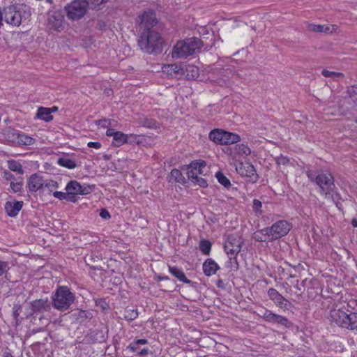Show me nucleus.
I'll return each instance as SVG.
<instances>
[{
    "instance_id": "6e6552de",
    "label": "nucleus",
    "mask_w": 357,
    "mask_h": 357,
    "mask_svg": "<svg viewBox=\"0 0 357 357\" xmlns=\"http://www.w3.org/2000/svg\"><path fill=\"white\" fill-rule=\"evenodd\" d=\"M268 227L271 238L274 241L287 235L291 230L292 226L288 221L280 220Z\"/></svg>"
},
{
    "instance_id": "72a5a7b5",
    "label": "nucleus",
    "mask_w": 357,
    "mask_h": 357,
    "mask_svg": "<svg viewBox=\"0 0 357 357\" xmlns=\"http://www.w3.org/2000/svg\"><path fill=\"white\" fill-rule=\"evenodd\" d=\"M321 74L325 77H331L333 80H338L344 77V75L342 73L331 71L328 70H323Z\"/></svg>"
},
{
    "instance_id": "f8f14e48",
    "label": "nucleus",
    "mask_w": 357,
    "mask_h": 357,
    "mask_svg": "<svg viewBox=\"0 0 357 357\" xmlns=\"http://www.w3.org/2000/svg\"><path fill=\"white\" fill-rule=\"evenodd\" d=\"M269 298L275 304L276 306L285 310L289 309L290 303L284 296H282L275 289L271 288L268 291Z\"/></svg>"
},
{
    "instance_id": "5701e85b",
    "label": "nucleus",
    "mask_w": 357,
    "mask_h": 357,
    "mask_svg": "<svg viewBox=\"0 0 357 357\" xmlns=\"http://www.w3.org/2000/svg\"><path fill=\"white\" fill-rule=\"evenodd\" d=\"M241 137L238 135L231 132L225 131L223 134L222 145H229L240 142Z\"/></svg>"
},
{
    "instance_id": "680f3d73",
    "label": "nucleus",
    "mask_w": 357,
    "mask_h": 357,
    "mask_svg": "<svg viewBox=\"0 0 357 357\" xmlns=\"http://www.w3.org/2000/svg\"><path fill=\"white\" fill-rule=\"evenodd\" d=\"M222 283H223L222 280H218L217 286H218V287H222Z\"/></svg>"
},
{
    "instance_id": "052dcab7",
    "label": "nucleus",
    "mask_w": 357,
    "mask_h": 357,
    "mask_svg": "<svg viewBox=\"0 0 357 357\" xmlns=\"http://www.w3.org/2000/svg\"><path fill=\"white\" fill-rule=\"evenodd\" d=\"M206 167H200L199 169L197 168L196 170L197 172H199V175L204 174V169H205Z\"/></svg>"
},
{
    "instance_id": "1a4fd4ad",
    "label": "nucleus",
    "mask_w": 357,
    "mask_h": 357,
    "mask_svg": "<svg viewBox=\"0 0 357 357\" xmlns=\"http://www.w3.org/2000/svg\"><path fill=\"white\" fill-rule=\"evenodd\" d=\"M242 243L241 238L229 235L225 243V251L227 255H237L241 250Z\"/></svg>"
},
{
    "instance_id": "423d86ee",
    "label": "nucleus",
    "mask_w": 357,
    "mask_h": 357,
    "mask_svg": "<svg viewBox=\"0 0 357 357\" xmlns=\"http://www.w3.org/2000/svg\"><path fill=\"white\" fill-rule=\"evenodd\" d=\"M89 0H74L65 6L67 17L77 20L84 17L87 11Z\"/></svg>"
},
{
    "instance_id": "4c0bfd02",
    "label": "nucleus",
    "mask_w": 357,
    "mask_h": 357,
    "mask_svg": "<svg viewBox=\"0 0 357 357\" xmlns=\"http://www.w3.org/2000/svg\"><path fill=\"white\" fill-rule=\"evenodd\" d=\"M138 317L137 309L126 308L125 310L124 318L129 321H133Z\"/></svg>"
},
{
    "instance_id": "f3484780",
    "label": "nucleus",
    "mask_w": 357,
    "mask_h": 357,
    "mask_svg": "<svg viewBox=\"0 0 357 357\" xmlns=\"http://www.w3.org/2000/svg\"><path fill=\"white\" fill-rule=\"evenodd\" d=\"M13 142H16L17 144L24 146L33 145L35 143V139L25 135L24 133L16 132L13 134Z\"/></svg>"
},
{
    "instance_id": "aec40b11",
    "label": "nucleus",
    "mask_w": 357,
    "mask_h": 357,
    "mask_svg": "<svg viewBox=\"0 0 357 357\" xmlns=\"http://www.w3.org/2000/svg\"><path fill=\"white\" fill-rule=\"evenodd\" d=\"M237 172L242 176L252 177L256 174L254 166L250 163H241L236 167Z\"/></svg>"
},
{
    "instance_id": "ddd939ff",
    "label": "nucleus",
    "mask_w": 357,
    "mask_h": 357,
    "mask_svg": "<svg viewBox=\"0 0 357 357\" xmlns=\"http://www.w3.org/2000/svg\"><path fill=\"white\" fill-rule=\"evenodd\" d=\"M27 185L29 191L37 192L43 188L44 180L39 174H33L28 179Z\"/></svg>"
},
{
    "instance_id": "79ce46f5",
    "label": "nucleus",
    "mask_w": 357,
    "mask_h": 357,
    "mask_svg": "<svg viewBox=\"0 0 357 357\" xmlns=\"http://www.w3.org/2000/svg\"><path fill=\"white\" fill-rule=\"evenodd\" d=\"M53 195L54 197L59 199V200H67L69 202H71L73 200L71 198L69 197V195H68V192H63L59 191H54L53 192Z\"/></svg>"
},
{
    "instance_id": "0e129e2a",
    "label": "nucleus",
    "mask_w": 357,
    "mask_h": 357,
    "mask_svg": "<svg viewBox=\"0 0 357 357\" xmlns=\"http://www.w3.org/2000/svg\"><path fill=\"white\" fill-rule=\"evenodd\" d=\"M354 190L357 193V188H356V189Z\"/></svg>"
},
{
    "instance_id": "603ef678",
    "label": "nucleus",
    "mask_w": 357,
    "mask_h": 357,
    "mask_svg": "<svg viewBox=\"0 0 357 357\" xmlns=\"http://www.w3.org/2000/svg\"><path fill=\"white\" fill-rule=\"evenodd\" d=\"M97 125L100 127L107 128L110 125V121L106 119H100L97 121Z\"/></svg>"
},
{
    "instance_id": "de8ad7c7",
    "label": "nucleus",
    "mask_w": 357,
    "mask_h": 357,
    "mask_svg": "<svg viewBox=\"0 0 357 357\" xmlns=\"http://www.w3.org/2000/svg\"><path fill=\"white\" fill-rule=\"evenodd\" d=\"M192 182L202 188L207 186L206 181L200 176H198Z\"/></svg>"
},
{
    "instance_id": "c9c22d12",
    "label": "nucleus",
    "mask_w": 357,
    "mask_h": 357,
    "mask_svg": "<svg viewBox=\"0 0 357 357\" xmlns=\"http://www.w3.org/2000/svg\"><path fill=\"white\" fill-rule=\"evenodd\" d=\"M307 28L310 31L318 33H327L330 31V28L328 26L320 24H310L307 26Z\"/></svg>"
},
{
    "instance_id": "9b49d317",
    "label": "nucleus",
    "mask_w": 357,
    "mask_h": 357,
    "mask_svg": "<svg viewBox=\"0 0 357 357\" xmlns=\"http://www.w3.org/2000/svg\"><path fill=\"white\" fill-rule=\"evenodd\" d=\"M137 22L139 23L141 28H144V30H146L147 29H152L153 26L156 24V17L155 13L150 10L144 11L138 17Z\"/></svg>"
},
{
    "instance_id": "4468645a",
    "label": "nucleus",
    "mask_w": 357,
    "mask_h": 357,
    "mask_svg": "<svg viewBox=\"0 0 357 357\" xmlns=\"http://www.w3.org/2000/svg\"><path fill=\"white\" fill-rule=\"evenodd\" d=\"M206 162L202 160H197L192 161L188 169V177L189 179H191L192 181H194L195 178H197L199 175V172H197V169L199 168L200 167H206Z\"/></svg>"
},
{
    "instance_id": "e2e57ef3",
    "label": "nucleus",
    "mask_w": 357,
    "mask_h": 357,
    "mask_svg": "<svg viewBox=\"0 0 357 357\" xmlns=\"http://www.w3.org/2000/svg\"><path fill=\"white\" fill-rule=\"evenodd\" d=\"M169 278L167 276H164V277H160L159 278V280H168Z\"/></svg>"
},
{
    "instance_id": "4d7b16f0",
    "label": "nucleus",
    "mask_w": 357,
    "mask_h": 357,
    "mask_svg": "<svg viewBox=\"0 0 357 357\" xmlns=\"http://www.w3.org/2000/svg\"><path fill=\"white\" fill-rule=\"evenodd\" d=\"M137 354L140 356H146L149 354V349L147 348H144L141 350H139Z\"/></svg>"
},
{
    "instance_id": "ea45409f",
    "label": "nucleus",
    "mask_w": 357,
    "mask_h": 357,
    "mask_svg": "<svg viewBox=\"0 0 357 357\" xmlns=\"http://www.w3.org/2000/svg\"><path fill=\"white\" fill-rule=\"evenodd\" d=\"M170 176L178 183H182L185 179L181 171L177 169H173L170 172Z\"/></svg>"
},
{
    "instance_id": "39448f33",
    "label": "nucleus",
    "mask_w": 357,
    "mask_h": 357,
    "mask_svg": "<svg viewBox=\"0 0 357 357\" xmlns=\"http://www.w3.org/2000/svg\"><path fill=\"white\" fill-rule=\"evenodd\" d=\"M75 300V294L66 286L59 287L52 296V306L59 310H68Z\"/></svg>"
},
{
    "instance_id": "412c9836",
    "label": "nucleus",
    "mask_w": 357,
    "mask_h": 357,
    "mask_svg": "<svg viewBox=\"0 0 357 357\" xmlns=\"http://www.w3.org/2000/svg\"><path fill=\"white\" fill-rule=\"evenodd\" d=\"M169 271L174 277L176 278L179 281L185 284L191 283V280L187 278L182 269L178 268L176 266H169Z\"/></svg>"
},
{
    "instance_id": "c756f323",
    "label": "nucleus",
    "mask_w": 357,
    "mask_h": 357,
    "mask_svg": "<svg viewBox=\"0 0 357 357\" xmlns=\"http://www.w3.org/2000/svg\"><path fill=\"white\" fill-rule=\"evenodd\" d=\"M57 163L60 166L64 167L70 169H75V167H77V164L75 161L67 157L59 158L57 160Z\"/></svg>"
},
{
    "instance_id": "6e6d98bb",
    "label": "nucleus",
    "mask_w": 357,
    "mask_h": 357,
    "mask_svg": "<svg viewBox=\"0 0 357 357\" xmlns=\"http://www.w3.org/2000/svg\"><path fill=\"white\" fill-rule=\"evenodd\" d=\"M118 131H116L114 129L109 128L106 132L107 136L113 137V139H114L115 133H117Z\"/></svg>"
},
{
    "instance_id": "0eeeda50",
    "label": "nucleus",
    "mask_w": 357,
    "mask_h": 357,
    "mask_svg": "<svg viewBox=\"0 0 357 357\" xmlns=\"http://www.w3.org/2000/svg\"><path fill=\"white\" fill-rule=\"evenodd\" d=\"M66 190L69 195V197L71 198L72 202H76V196L78 195H89L91 192V188L89 185H82L77 181H70L68 183L66 186Z\"/></svg>"
},
{
    "instance_id": "7c9ffc66",
    "label": "nucleus",
    "mask_w": 357,
    "mask_h": 357,
    "mask_svg": "<svg viewBox=\"0 0 357 357\" xmlns=\"http://www.w3.org/2000/svg\"><path fill=\"white\" fill-rule=\"evenodd\" d=\"M8 167L10 171L16 172L19 174H23L24 170L21 163L15 160H8Z\"/></svg>"
},
{
    "instance_id": "c03bdc74",
    "label": "nucleus",
    "mask_w": 357,
    "mask_h": 357,
    "mask_svg": "<svg viewBox=\"0 0 357 357\" xmlns=\"http://www.w3.org/2000/svg\"><path fill=\"white\" fill-rule=\"evenodd\" d=\"M10 188L12 189L13 192L17 193L22 190L23 183L22 182H10Z\"/></svg>"
},
{
    "instance_id": "f257e3e1",
    "label": "nucleus",
    "mask_w": 357,
    "mask_h": 357,
    "mask_svg": "<svg viewBox=\"0 0 357 357\" xmlns=\"http://www.w3.org/2000/svg\"><path fill=\"white\" fill-rule=\"evenodd\" d=\"M163 40L158 32L153 29L144 30L138 40L140 49L147 54H160L162 51Z\"/></svg>"
},
{
    "instance_id": "a19ab883",
    "label": "nucleus",
    "mask_w": 357,
    "mask_h": 357,
    "mask_svg": "<svg viewBox=\"0 0 357 357\" xmlns=\"http://www.w3.org/2000/svg\"><path fill=\"white\" fill-rule=\"evenodd\" d=\"M92 317V314L86 310H80L77 314V319L80 322H84L86 320H90Z\"/></svg>"
},
{
    "instance_id": "dca6fc26",
    "label": "nucleus",
    "mask_w": 357,
    "mask_h": 357,
    "mask_svg": "<svg viewBox=\"0 0 357 357\" xmlns=\"http://www.w3.org/2000/svg\"><path fill=\"white\" fill-rule=\"evenodd\" d=\"M23 206L22 201L7 202L5 204V210L10 217L16 216Z\"/></svg>"
},
{
    "instance_id": "b1692460",
    "label": "nucleus",
    "mask_w": 357,
    "mask_h": 357,
    "mask_svg": "<svg viewBox=\"0 0 357 357\" xmlns=\"http://www.w3.org/2000/svg\"><path fill=\"white\" fill-rule=\"evenodd\" d=\"M184 73L183 75L188 79H195L198 77L199 75V68L194 65H185L184 67Z\"/></svg>"
},
{
    "instance_id": "2f4dec72",
    "label": "nucleus",
    "mask_w": 357,
    "mask_h": 357,
    "mask_svg": "<svg viewBox=\"0 0 357 357\" xmlns=\"http://www.w3.org/2000/svg\"><path fill=\"white\" fill-rule=\"evenodd\" d=\"M324 197L327 199L331 200L339 209H341V208H342L341 197L339 193H337V192L335 191V190H333V191H331L329 192V197Z\"/></svg>"
},
{
    "instance_id": "473e14b6",
    "label": "nucleus",
    "mask_w": 357,
    "mask_h": 357,
    "mask_svg": "<svg viewBox=\"0 0 357 357\" xmlns=\"http://www.w3.org/2000/svg\"><path fill=\"white\" fill-rule=\"evenodd\" d=\"M237 255H228L229 260L226 262V266L231 271H236L238 269V263L236 259Z\"/></svg>"
},
{
    "instance_id": "5fc2aeb1",
    "label": "nucleus",
    "mask_w": 357,
    "mask_h": 357,
    "mask_svg": "<svg viewBox=\"0 0 357 357\" xmlns=\"http://www.w3.org/2000/svg\"><path fill=\"white\" fill-rule=\"evenodd\" d=\"M87 145L90 148H94L96 149H98L101 147V144L98 142H90Z\"/></svg>"
},
{
    "instance_id": "7ed1b4c3",
    "label": "nucleus",
    "mask_w": 357,
    "mask_h": 357,
    "mask_svg": "<svg viewBox=\"0 0 357 357\" xmlns=\"http://www.w3.org/2000/svg\"><path fill=\"white\" fill-rule=\"evenodd\" d=\"M306 174L311 181L315 182L319 187L320 193L324 197H329V192L336 188L334 178L331 173L308 170L306 172Z\"/></svg>"
},
{
    "instance_id": "6ab92c4d",
    "label": "nucleus",
    "mask_w": 357,
    "mask_h": 357,
    "mask_svg": "<svg viewBox=\"0 0 357 357\" xmlns=\"http://www.w3.org/2000/svg\"><path fill=\"white\" fill-rule=\"evenodd\" d=\"M220 268L218 264L212 259H207L203 264V271L206 276L214 275Z\"/></svg>"
},
{
    "instance_id": "e433bc0d",
    "label": "nucleus",
    "mask_w": 357,
    "mask_h": 357,
    "mask_svg": "<svg viewBox=\"0 0 357 357\" xmlns=\"http://www.w3.org/2000/svg\"><path fill=\"white\" fill-rule=\"evenodd\" d=\"M215 177L218 182L225 188H228L231 185L230 181L221 172H218Z\"/></svg>"
},
{
    "instance_id": "f704fd0d",
    "label": "nucleus",
    "mask_w": 357,
    "mask_h": 357,
    "mask_svg": "<svg viewBox=\"0 0 357 357\" xmlns=\"http://www.w3.org/2000/svg\"><path fill=\"white\" fill-rule=\"evenodd\" d=\"M212 244L208 240H202L199 242V249L205 255H208L211 250Z\"/></svg>"
},
{
    "instance_id": "9d476101",
    "label": "nucleus",
    "mask_w": 357,
    "mask_h": 357,
    "mask_svg": "<svg viewBox=\"0 0 357 357\" xmlns=\"http://www.w3.org/2000/svg\"><path fill=\"white\" fill-rule=\"evenodd\" d=\"M263 319L273 324H280L290 328L292 326V323L286 317L273 313L271 311L266 310L262 315Z\"/></svg>"
},
{
    "instance_id": "c85d7f7f",
    "label": "nucleus",
    "mask_w": 357,
    "mask_h": 357,
    "mask_svg": "<svg viewBox=\"0 0 357 357\" xmlns=\"http://www.w3.org/2000/svg\"><path fill=\"white\" fill-rule=\"evenodd\" d=\"M148 344V340L146 339H138L132 342L128 347L127 350L130 352L135 353L138 352L139 350V345L146 344Z\"/></svg>"
},
{
    "instance_id": "a18cd8bd",
    "label": "nucleus",
    "mask_w": 357,
    "mask_h": 357,
    "mask_svg": "<svg viewBox=\"0 0 357 357\" xmlns=\"http://www.w3.org/2000/svg\"><path fill=\"white\" fill-rule=\"evenodd\" d=\"M9 270V264L8 261L0 260V277L8 272Z\"/></svg>"
},
{
    "instance_id": "864d4df0",
    "label": "nucleus",
    "mask_w": 357,
    "mask_h": 357,
    "mask_svg": "<svg viewBox=\"0 0 357 357\" xmlns=\"http://www.w3.org/2000/svg\"><path fill=\"white\" fill-rule=\"evenodd\" d=\"M100 216L103 219H109L110 218L111 215L107 210L106 209H102L100 213Z\"/></svg>"
},
{
    "instance_id": "bf43d9fd",
    "label": "nucleus",
    "mask_w": 357,
    "mask_h": 357,
    "mask_svg": "<svg viewBox=\"0 0 357 357\" xmlns=\"http://www.w3.org/2000/svg\"><path fill=\"white\" fill-rule=\"evenodd\" d=\"M1 357H15V356L9 350H6L3 352Z\"/></svg>"
},
{
    "instance_id": "37998d69",
    "label": "nucleus",
    "mask_w": 357,
    "mask_h": 357,
    "mask_svg": "<svg viewBox=\"0 0 357 357\" xmlns=\"http://www.w3.org/2000/svg\"><path fill=\"white\" fill-rule=\"evenodd\" d=\"M141 123L143 126L149 128H154L157 127L156 121L152 119L145 118L142 120Z\"/></svg>"
},
{
    "instance_id": "13d9d810",
    "label": "nucleus",
    "mask_w": 357,
    "mask_h": 357,
    "mask_svg": "<svg viewBox=\"0 0 357 357\" xmlns=\"http://www.w3.org/2000/svg\"><path fill=\"white\" fill-rule=\"evenodd\" d=\"M105 2L106 0H93L92 3L94 4V7L96 8L97 6L105 3Z\"/></svg>"
},
{
    "instance_id": "8fccbe9b",
    "label": "nucleus",
    "mask_w": 357,
    "mask_h": 357,
    "mask_svg": "<svg viewBox=\"0 0 357 357\" xmlns=\"http://www.w3.org/2000/svg\"><path fill=\"white\" fill-rule=\"evenodd\" d=\"M262 206L261 202L258 199H254L253 200V209L256 212H259L260 214H261V211L260 210Z\"/></svg>"
},
{
    "instance_id": "393cba45",
    "label": "nucleus",
    "mask_w": 357,
    "mask_h": 357,
    "mask_svg": "<svg viewBox=\"0 0 357 357\" xmlns=\"http://www.w3.org/2000/svg\"><path fill=\"white\" fill-rule=\"evenodd\" d=\"M225 132L222 129H214L209 132L208 137L213 142L222 145Z\"/></svg>"
},
{
    "instance_id": "a211bd4d",
    "label": "nucleus",
    "mask_w": 357,
    "mask_h": 357,
    "mask_svg": "<svg viewBox=\"0 0 357 357\" xmlns=\"http://www.w3.org/2000/svg\"><path fill=\"white\" fill-rule=\"evenodd\" d=\"M253 238L257 242H273L269 227L259 229L254 233Z\"/></svg>"
},
{
    "instance_id": "58836bf2",
    "label": "nucleus",
    "mask_w": 357,
    "mask_h": 357,
    "mask_svg": "<svg viewBox=\"0 0 357 357\" xmlns=\"http://www.w3.org/2000/svg\"><path fill=\"white\" fill-rule=\"evenodd\" d=\"M43 188L47 189L50 192H52L55 189L58 188V183L53 180L44 181Z\"/></svg>"
},
{
    "instance_id": "2eb2a0df",
    "label": "nucleus",
    "mask_w": 357,
    "mask_h": 357,
    "mask_svg": "<svg viewBox=\"0 0 357 357\" xmlns=\"http://www.w3.org/2000/svg\"><path fill=\"white\" fill-rule=\"evenodd\" d=\"M31 310L32 311L36 312H40L43 311H49L51 308L50 303L48 299H38L32 301L31 303Z\"/></svg>"
},
{
    "instance_id": "3c124183",
    "label": "nucleus",
    "mask_w": 357,
    "mask_h": 357,
    "mask_svg": "<svg viewBox=\"0 0 357 357\" xmlns=\"http://www.w3.org/2000/svg\"><path fill=\"white\" fill-rule=\"evenodd\" d=\"M289 159L287 157L280 155L276 158V162L278 165H285L289 163Z\"/></svg>"
},
{
    "instance_id": "09e8293b",
    "label": "nucleus",
    "mask_w": 357,
    "mask_h": 357,
    "mask_svg": "<svg viewBox=\"0 0 357 357\" xmlns=\"http://www.w3.org/2000/svg\"><path fill=\"white\" fill-rule=\"evenodd\" d=\"M3 177L6 181H10L11 182L14 181L15 180V176L13 174H11L10 172L8 171V170H4L3 171Z\"/></svg>"
},
{
    "instance_id": "20e7f679",
    "label": "nucleus",
    "mask_w": 357,
    "mask_h": 357,
    "mask_svg": "<svg viewBox=\"0 0 357 357\" xmlns=\"http://www.w3.org/2000/svg\"><path fill=\"white\" fill-rule=\"evenodd\" d=\"M329 318L332 322L342 328L350 331L357 330V313L347 314L340 309H334L331 310Z\"/></svg>"
},
{
    "instance_id": "cd10ccee",
    "label": "nucleus",
    "mask_w": 357,
    "mask_h": 357,
    "mask_svg": "<svg viewBox=\"0 0 357 357\" xmlns=\"http://www.w3.org/2000/svg\"><path fill=\"white\" fill-rule=\"evenodd\" d=\"M128 135L118 131L117 133H115L112 144L115 146H121L128 142Z\"/></svg>"
},
{
    "instance_id": "f03ea898",
    "label": "nucleus",
    "mask_w": 357,
    "mask_h": 357,
    "mask_svg": "<svg viewBox=\"0 0 357 357\" xmlns=\"http://www.w3.org/2000/svg\"><path fill=\"white\" fill-rule=\"evenodd\" d=\"M203 46L201 39L192 37L178 41L172 51V56L175 59H185L198 52Z\"/></svg>"
},
{
    "instance_id": "49530a36",
    "label": "nucleus",
    "mask_w": 357,
    "mask_h": 357,
    "mask_svg": "<svg viewBox=\"0 0 357 357\" xmlns=\"http://www.w3.org/2000/svg\"><path fill=\"white\" fill-rule=\"evenodd\" d=\"M349 96L352 98L353 101L357 104V86H351L348 89Z\"/></svg>"
},
{
    "instance_id": "a878e982",
    "label": "nucleus",
    "mask_w": 357,
    "mask_h": 357,
    "mask_svg": "<svg viewBox=\"0 0 357 357\" xmlns=\"http://www.w3.org/2000/svg\"><path fill=\"white\" fill-rule=\"evenodd\" d=\"M36 116L38 119L44 120L46 122H49L53 119L50 109L43 107L38 109Z\"/></svg>"
},
{
    "instance_id": "4be33fe9",
    "label": "nucleus",
    "mask_w": 357,
    "mask_h": 357,
    "mask_svg": "<svg viewBox=\"0 0 357 357\" xmlns=\"http://www.w3.org/2000/svg\"><path fill=\"white\" fill-rule=\"evenodd\" d=\"M232 153L240 157H247L251 153V149L244 144H238L234 146Z\"/></svg>"
},
{
    "instance_id": "bb28decb",
    "label": "nucleus",
    "mask_w": 357,
    "mask_h": 357,
    "mask_svg": "<svg viewBox=\"0 0 357 357\" xmlns=\"http://www.w3.org/2000/svg\"><path fill=\"white\" fill-rule=\"evenodd\" d=\"M164 72H167L169 73H175L176 75H184V68L181 65L177 63H172L169 65H165L163 68Z\"/></svg>"
},
{
    "instance_id": "69168bd1",
    "label": "nucleus",
    "mask_w": 357,
    "mask_h": 357,
    "mask_svg": "<svg viewBox=\"0 0 357 357\" xmlns=\"http://www.w3.org/2000/svg\"><path fill=\"white\" fill-rule=\"evenodd\" d=\"M355 121L357 123V118L355 119Z\"/></svg>"
}]
</instances>
